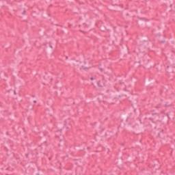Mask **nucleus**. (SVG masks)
Wrapping results in <instances>:
<instances>
[{
  "label": "nucleus",
  "instance_id": "obj_1",
  "mask_svg": "<svg viewBox=\"0 0 175 175\" xmlns=\"http://www.w3.org/2000/svg\"><path fill=\"white\" fill-rule=\"evenodd\" d=\"M98 87H105L106 86V80H105V78H103L101 81H99L97 83Z\"/></svg>",
  "mask_w": 175,
  "mask_h": 175
},
{
  "label": "nucleus",
  "instance_id": "obj_2",
  "mask_svg": "<svg viewBox=\"0 0 175 175\" xmlns=\"http://www.w3.org/2000/svg\"><path fill=\"white\" fill-rule=\"evenodd\" d=\"M22 14H25V10L23 12Z\"/></svg>",
  "mask_w": 175,
  "mask_h": 175
},
{
  "label": "nucleus",
  "instance_id": "obj_3",
  "mask_svg": "<svg viewBox=\"0 0 175 175\" xmlns=\"http://www.w3.org/2000/svg\"><path fill=\"white\" fill-rule=\"evenodd\" d=\"M14 94L15 95L17 94V93L16 92V90L14 91Z\"/></svg>",
  "mask_w": 175,
  "mask_h": 175
},
{
  "label": "nucleus",
  "instance_id": "obj_4",
  "mask_svg": "<svg viewBox=\"0 0 175 175\" xmlns=\"http://www.w3.org/2000/svg\"><path fill=\"white\" fill-rule=\"evenodd\" d=\"M90 80H94V78L93 77L90 78Z\"/></svg>",
  "mask_w": 175,
  "mask_h": 175
},
{
  "label": "nucleus",
  "instance_id": "obj_5",
  "mask_svg": "<svg viewBox=\"0 0 175 175\" xmlns=\"http://www.w3.org/2000/svg\"><path fill=\"white\" fill-rule=\"evenodd\" d=\"M148 62V60H146V64H147Z\"/></svg>",
  "mask_w": 175,
  "mask_h": 175
},
{
  "label": "nucleus",
  "instance_id": "obj_6",
  "mask_svg": "<svg viewBox=\"0 0 175 175\" xmlns=\"http://www.w3.org/2000/svg\"><path fill=\"white\" fill-rule=\"evenodd\" d=\"M50 47H51V49H53V46L51 45Z\"/></svg>",
  "mask_w": 175,
  "mask_h": 175
},
{
  "label": "nucleus",
  "instance_id": "obj_7",
  "mask_svg": "<svg viewBox=\"0 0 175 175\" xmlns=\"http://www.w3.org/2000/svg\"><path fill=\"white\" fill-rule=\"evenodd\" d=\"M36 102H37L36 100H34V101H33L34 103H36Z\"/></svg>",
  "mask_w": 175,
  "mask_h": 175
},
{
  "label": "nucleus",
  "instance_id": "obj_8",
  "mask_svg": "<svg viewBox=\"0 0 175 175\" xmlns=\"http://www.w3.org/2000/svg\"><path fill=\"white\" fill-rule=\"evenodd\" d=\"M46 76H44V79H46Z\"/></svg>",
  "mask_w": 175,
  "mask_h": 175
},
{
  "label": "nucleus",
  "instance_id": "obj_9",
  "mask_svg": "<svg viewBox=\"0 0 175 175\" xmlns=\"http://www.w3.org/2000/svg\"><path fill=\"white\" fill-rule=\"evenodd\" d=\"M51 81H53V78L51 79Z\"/></svg>",
  "mask_w": 175,
  "mask_h": 175
},
{
  "label": "nucleus",
  "instance_id": "obj_10",
  "mask_svg": "<svg viewBox=\"0 0 175 175\" xmlns=\"http://www.w3.org/2000/svg\"><path fill=\"white\" fill-rule=\"evenodd\" d=\"M126 16H129V14H126Z\"/></svg>",
  "mask_w": 175,
  "mask_h": 175
},
{
  "label": "nucleus",
  "instance_id": "obj_11",
  "mask_svg": "<svg viewBox=\"0 0 175 175\" xmlns=\"http://www.w3.org/2000/svg\"><path fill=\"white\" fill-rule=\"evenodd\" d=\"M167 72H170L169 70H167Z\"/></svg>",
  "mask_w": 175,
  "mask_h": 175
},
{
  "label": "nucleus",
  "instance_id": "obj_12",
  "mask_svg": "<svg viewBox=\"0 0 175 175\" xmlns=\"http://www.w3.org/2000/svg\"><path fill=\"white\" fill-rule=\"evenodd\" d=\"M167 68H169V66H167Z\"/></svg>",
  "mask_w": 175,
  "mask_h": 175
}]
</instances>
